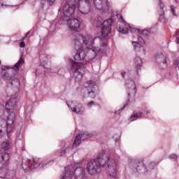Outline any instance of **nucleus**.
Returning a JSON list of instances; mask_svg holds the SVG:
<instances>
[{"label": "nucleus", "mask_w": 179, "mask_h": 179, "mask_svg": "<svg viewBox=\"0 0 179 179\" xmlns=\"http://www.w3.org/2000/svg\"><path fill=\"white\" fill-rule=\"evenodd\" d=\"M138 40L139 43H141V44H145V41L143 40V38H142V37L138 36Z\"/></svg>", "instance_id": "obj_29"}, {"label": "nucleus", "mask_w": 179, "mask_h": 179, "mask_svg": "<svg viewBox=\"0 0 179 179\" xmlns=\"http://www.w3.org/2000/svg\"><path fill=\"white\" fill-rule=\"evenodd\" d=\"M1 75L4 80H10L12 79L10 76H9V74H8L3 69H2Z\"/></svg>", "instance_id": "obj_25"}, {"label": "nucleus", "mask_w": 179, "mask_h": 179, "mask_svg": "<svg viewBox=\"0 0 179 179\" xmlns=\"http://www.w3.org/2000/svg\"><path fill=\"white\" fill-rule=\"evenodd\" d=\"M11 179H16V176H12V177H11Z\"/></svg>", "instance_id": "obj_42"}, {"label": "nucleus", "mask_w": 179, "mask_h": 179, "mask_svg": "<svg viewBox=\"0 0 179 179\" xmlns=\"http://www.w3.org/2000/svg\"><path fill=\"white\" fill-rule=\"evenodd\" d=\"M111 27H113V19L110 18L103 22L101 26V37L95 38L93 39L92 36H83V35L78 34L74 40V47L76 50V55H74L75 61H85L86 53L83 50V45L80 43L83 41V44L86 45L89 52L92 51L94 57H96L99 52H104L107 43L108 41V34L111 33Z\"/></svg>", "instance_id": "obj_1"}, {"label": "nucleus", "mask_w": 179, "mask_h": 179, "mask_svg": "<svg viewBox=\"0 0 179 179\" xmlns=\"http://www.w3.org/2000/svg\"><path fill=\"white\" fill-rule=\"evenodd\" d=\"M24 62V59H23L22 57H20L19 61L14 65V67L13 68V69H19V68H20V66L23 65Z\"/></svg>", "instance_id": "obj_24"}, {"label": "nucleus", "mask_w": 179, "mask_h": 179, "mask_svg": "<svg viewBox=\"0 0 179 179\" xmlns=\"http://www.w3.org/2000/svg\"><path fill=\"white\" fill-rule=\"evenodd\" d=\"M51 57L49 55H47L46 54H41L39 56V61L41 62V65L43 66V68H45V64L47 62H48V60H50Z\"/></svg>", "instance_id": "obj_18"}, {"label": "nucleus", "mask_w": 179, "mask_h": 179, "mask_svg": "<svg viewBox=\"0 0 179 179\" xmlns=\"http://www.w3.org/2000/svg\"><path fill=\"white\" fill-rule=\"evenodd\" d=\"M43 166H44V164H39L38 165V167H43Z\"/></svg>", "instance_id": "obj_41"}, {"label": "nucleus", "mask_w": 179, "mask_h": 179, "mask_svg": "<svg viewBox=\"0 0 179 179\" xmlns=\"http://www.w3.org/2000/svg\"><path fill=\"white\" fill-rule=\"evenodd\" d=\"M29 34H30V31L27 32V34H25V36L23 37L22 40H24L26 38V37H27V36H29Z\"/></svg>", "instance_id": "obj_38"}, {"label": "nucleus", "mask_w": 179, "mask_h": 179, "mask_svg": "<svg viewBox=\"0 0 179 179\" xmlns=\"http://www.w3.org/2000/svg\"><path fill=\"white\" fill-rule=\"evenodd\" d=\"M175 1V2H177V0H174Z\"/></svg>", "instance_id": "obj_44"}, {"label": "nucleus", "mask_w": 179, "mask_h": 179, "mask_svg": "<svg viewBox=\"0 0 179 179\" xmlns=\"http://www.w3.org/2000/svg\"><path fill=\"white\" fill-rule=\"evenodd\" d=\"M0 64H1V61H0Z\"/></svg>", "instance_id": "obj_45"}, {"label": "nucleus", "mask_w": 179, "mask_h": 179, "mask_svg": "<svg viewBox=\"0 0 179 179\" xmlns=\"http://www.w3.org/2000/svg\"><path fill=\"white\" fill-rule=\"evenodd\" d=\"M32 163H33V164L31 165V160L27 159V166L26 167V166H24V162H22V167L23 170H34V169H36V167H37V160H36V159H33Z\"/></svg>", "instance_id": "obj_15"}, {"label": "nucleus", "mask_w": 179, "mask_h": 179, "mask_svg": "<svg viewBox=\"0 0 179 179\" xmlns=\"http://www.w3.org/2000/svg\"><path fill=\"white\" fill-rule=\"evenodd\" d=\"M169 158H170L171 160H175V162H177V159H178V156H177V155H176V154H171V155L169 156Z\"/></svg>", "instance_id": "obj_28"}, {"label": "nucleus", "mask_w": 179, "mask_h": 179, "mask_svg": "<svg viewBox=\"0 0 179 179\" xmlns=\"http://www.w3.org/2000/svg\"><path fill=\"white\" fill-rule=\"evenodd\" d=\"M17 104V98H11L6 103V110L8 114L6 121V131L8 136H9V134L12 132V125H13L16 118V115L13 112V110L15 109V107H16Z\"/></svg>", "instance_id": "obj_4"}, {"label": "nucleus", "mask_w": 179, "mask_h": 179, "mask_svg": "<svg viewBox=\"0 0 179 179\" xmlns=\"http://www.w3.org/2000/svg\"><path fill=\"white\" fill-rule=\"evenodd\" d=\"M159 16H160V20L163 19L164 17V4L162 1V0H159Z\"/></svg>", "instance_id": "obj_21"}, {"label": "nucleus", "mask_w": 179, "mask_h": 179, "mask_svg": "<svg viewBox=\"0 0 179 179\" xmlns=\"http://www.w3.org/2000/svg\"><path fill=\"white\" fill-rule=\"evenodd\" d=\"M87 85H94V81L93 80H88L87 82Z\"/></svg>", "instance_id": "obj_35"}, {"label": "nucleus", "mask_w": 179, "mask_h": 179, "mask_svg": "<svg viewBox=\"0 0 179 179\" xmlns=\"http://www.w3.org/2000/svg\"><path fill=\"white\" fill-rule=\"evenodd\" d=\"M133 31L134 33H139V34H141V36H143L144 37H148V36L150 35V32L148 30H140L138 29H133Z\"/></svg>", "instance_id": "obj_22"}, {"label": "nucleus", "mask_w": 179, "mask_h": 179, "mask_svg": "<svg viewBox=\"0 0 179 179\" xmlns=\"http://www.w3.org/2000/svg\"><path fill=\"white\" fill-rule=\"evenodd\" d=\"M127 106H128V103H126L122 108H120V109L119 110V111H122V110H124V108Z\"/></svg>", "instance_id": "obj_40"}, {"label": "nucleus", "mask_w": 179, "mask_h": 179, "mask_svg": "<svg viewBox=\"0 0 179 179\" xmlns=\"http://www.w3.org/2000/svg\"><path fill=\"white\" fill-rule=\"evenodd\" d=\"M156 166H157V163L150 162L148 165V169H150L151 170H153V169H155V167H156Z\"/></svg>", "instance_id": "obj_27"}, {"label": "nucleus", "mask_w": 179, "mask_h": 179, "mask_svg": "<svg viewBox=\"0 0 179 179\" xmlns=\"http://www.w3.org/2000/svg\"><path fill=\"white\" fill-rule=\"evenodd\" d=\"M6 69H9V68H8V67L6 66Z\"/></svg>", "instance_id": "obj_43"}, {"label": "nucleus", "mask_w": 179, "mask_h": 179, "mask_svg": "<svg viewBox=\"0 0 179 179\" xmlns=\"http://www.w3.org/2000/svg\"><path fill=\"white\" fill-rule=\"evenodd\" d=\"M94 5L99 10H106L109 8L108 0H94Z\"/></svg>", "instance_id": "obj_13"}, {"label": "nucleus", "mask_w": 179, "mask_h": 179, "mask_svg": "<svg viewBox=\"0 0 179 179\" xmlns=\"http://www.w3.org/2000/svg\"><path fill=\"white\" fill-rule=\"evenodd\" d=\"M2 136H3V131H2V129H0V139L1 138H2Z\"/></svg>", "instance_id": "obj_39"}, {"label": "nucleus", "mask_w": 179, "mask_h": 179, "mask_svg": "<svg viewBox=\"0 0 179 179\" xmlns=\"http://www.w3.org/2000/svg\"><path fill=\"white\" fill-rule=\"evenodd\" d=\"M88 138H92V134H77L75 138V141L73 143V148H78L80 145V142L83 139V141H85V139H88Z\"/></svg>", "instance_id": "obj_14"}, {"label": "nucleus", "mask_w": 179, "mask_h": 179, "mask_svg": "<svg viewBox=\"0 0 179 179\" xmlns=\"http://www.w3.org/2000/svg\"><path fill=\"white\" fill-rule=\"evenodd\" d=\"M110 162V156L103 152L99 154L96 158L90 161L87 164V171L88 174L94 176L97 173H100L102 167H104Z\"/></svg>", "instance_id": "obj_3"}, {"label": "nucleus", "mask_w": 179, "mask_h": 179, "mask_svg": "<svg viewBox=\"0 0 179 179\" xmlns=\"http://www.w3.org/2000/svg\"><path fill=\"white\" fill-rule=\"evenodd\" d=\"M126 87L127 89V94L131 96V94L135 96L136 94V85H135V81L128 79L126 81Z\"/></svg>", "instance_id": "obj_11"}, {"label": "nucleus", "mask_w": 179, "mask_h": 179, "mask_svg": "<svg viewBox=\"0 0 179 179\" xmlns=\"http://www.w3.org/2000/svg\"><path fill=\"white\" fill-rule=\"evenodd\" d=\"M45 2H48L50 6H52L55 3V0H41L42 5H44Z\"/></svg>", "instance_id": "obj_26"}, {"label": "nucleus", "mask_w": 179, "mask_h": 179, "mask_svg": "<svg viewBox=\"0 0 179 179\" xmlns=\"http://www.w3.org/2000/svg\"><path fill=\"white\" fill-rule=\"evenodd\" d=\"M178 69H179V67H178Z\"/></svg>", "instance_id": "obj_46"}, {"label": "nucleus", "mask_w": 179, "mask_h": 179, "mask_svg": "<svg viewBox=\"0 0 179 179\" xmlns=\"http://www.w3.org/2000/svg\"><path fill=\"white\" fill-rule=\"evenodd\" d=\"M76 6L81 15H87L92 10L90 0H68L63 7V13L66 17L75 15Z\"/></svg>", "instance_id": "obj_2"}, {"label": "nucleus", "mask_w": 179, "mask_h": 179, "mask_svg": "<svg viewBox=\"0 0 179 179\" xmlns=\"http://www.w3.org/2000/svg\"><path fill=\"white\" fill-rule=\"evenodd\" d=\"M117 16L120 23H122V24L124 26V27H119L117 28V31H119V33H122V34H128V31H129V29H128V27H129V25L127 23V22H125V20H124L122 15L117 14Z\"/></svg>", "instance_id": "obj_10"}, {"label": "nucleus", "mask_w": 179, "mask_h": 179, "mask_svg": "<svg viewBox=\"0 0 179 179\" xmlns=\"http://www.w3.org/2000/svg\"><path fill=\"white\" fill-rule=\"evenodd\" d=\"M69 63L71 65V70L73 74L76 82L82 80L83 72L85 71V64L75 62L72 60V59H69Z\"/></svg>", "instance_id": "obj_6"}, {"label": "nucleus", "mask_w": 179, "mask_h": 179, "mask_svg": "<svg viewBox=\"0 0 179 179\" xmlns=\"http://www.w3.org/2000/svg\"><path fill=\"white\" fill-rule=\"evenodd\" d=\"M68 107H70L73 113L76 114H83V109H82V104L78 103L76 106H72V105L67 104Z\"/></svg>", "instance_id": "obj_17"}, {"label": "nucleus", "mask_w": 179, "mask_h": 179, "mask_svg": "<svg viewBox=\"0 0 179 179\" xmlns=\"http://www.w3.org/2000/svg\"><path fill=\"white\" fill-rule=\"evenodd\" d=\"M171 10L173 15V16H176V13L174 12V6H171Z\"/></svg>", "instance_id": "obj_33"}, {"label": "nucleus", "mask_w": 179, "mask_h": 179, "mask_svg": "<svg viewBox=\"0 0 179 179\" xmlns=\"http://www.w3.org/2000/svg\"><path fill=\"white\" fill-rule=\"evenodd\" d=\"M25 46H26V43H24V41H22V42L20 43V47L21 48H24Z\"/></svg>", "instance_id": "obj_31"}, {"label": "nucleus", "mask_w": 179, "mask_h": 179, "mask_svg": "<svg viewBox=\"0 0 179 179\" xmlns=\"http://www.w3.org/2000/svg\"><path fill=\"white\" fill-rule=\"evenodd\" d=\"M142 117V113H135L134 115H132L130 118H129V121H131V122H132V121H136V120H138V118H141Z\"/></svg>", "instance_id": "obj_23"}, {"label": "nucleus", "mask_w": 179, "mask_h": 179, "mask_svg": "<svg viewBox=\"0 0 179 179\" xmlns=\"http://www.w3.org/2000/svg\"><path fill=\"white\" fill-rule=\"evenodd\" d=\"M9 149H10V144H9V142H3L0 150V162H3L5 166L9 164L10 156L9 153L6 152V150H9Z\"/></svg>", "instance_id": "obj_7"}, {"label": "nucleus", "mask_w": 179, "mask_h": 179, "mask_svg": "<svg viewBox=\"0 0 179 179\" xmlns=\"http://www.w3.org/2000/svg\"><path fill=\"white\" fill-rule=\"evenodd\" d=\"M94 104V102L93 101H91L90 103H87V106L90 107L91 106H93Z\"/></svg>", "instance_id": "obj_36"}, {"label": "nucleus", "mask_w": 179, "mask_h": 179, "mask_svg": "<svg viewBox=\"0 0 179 179\" xmlns=\"http://www.w3.org/2000/svg\"><path fill=\"white\" fill-rule=\"evenodd\" d=\"M174 64H176V65H179V57H178L175 61H174Z\"/></svg>", "instance_id": "obj_34"}, {"label": "nucleus", "mask_w": 179, "mask_h": 179, "mask_svg": "<svg viewBox=\"0 0 179 179\" xmlns=\"http://www.w3.org/2000/svg\"><path fill=\"white\" fill-rule=\"evenodd\" d=\"M132 44L134 45V48L135 51L138 53V55H145L146 54V50H145V48L141 45V43L133 41Z\"/></svg>", "instance_id": "obj_16"}, {"label": "nucleus", "mask_w": 179, "mask_h": 179, "mask_svg": "<svg viewBox=\"0 0 179 179\" xmlns=\"http://www.w3.org/2000/svg\"><path fill=\"white\" fill-rule=\"evenodd\" d=\"M73 15H74L67 17H69V19L64 18L63 20L67 21L68 27L71 31H80V21L76 18H72Z\"/></svg>", "instance_id": "obj_8"}, {"label": "nucleus", "mask_w": 179, "mask_h": 179, "mask_svg": "<svg viewBox=\"0 0 179 179\" xmlns=\"http://www.w3.org/2000/svg\"><path fill=\"white\" fill-rule=\"evenodd\" d=\"M127 73V72H125V71H122V73H121V76H122V78H125V74Z\"/></svg>", "instance_id": "obj_37"}, {"label": "nucleus", "mask_w": 179, "mask_h": 179, "mask_svg": "<svg viewBox=\"0 0 179 179\" xmlns=\"http://www.w3.org/2000/svg\"><path fill=\"white\" fill-rule=\"evenodd\" d=\"M66 153V151L65 150H64L61 152H59V156L61 157L64 156V155H65Z\"/></svg>", "instance_id": "obj_32"}, {"label": "nucleus", "mask_w": 179, "mask_h": 179, "mask_svg": "<svg viewBox=\"0 0 179 179\" xmlns=\"http://www.w3.org/2000/svg\"><path fill=\"white\" fill-rule=\"evenodd\" d=\"M73 176L76 179H86V171L85 169L83 167H77L75 169L72 165L66 166L60 179H72Z\"/></svg>", "instance_id": "obj_5"}, {"label": "nucleus", "mask_w": 179, "mask_h": 179, "mask_svg": "<svg viewBox=\"0 0 179 179\" xmlns=\"http://www.w3.org/2000/svg\"><path fill=\"white\" fill-rule=\"evenodd\" d=\"M106 171L110 177H113V178L117 177V163H115V161L109 162Z\"/></svg>", "instance_id": "obj_12"}, {"label": "nucleus", "mask_w": 179, "mask_h": 179, "mask_svg": "<svg viewBox=\"0 0 179 179\" xmlns=\"http://www.w3.org/2000/svg\"><path fill=\"white\" fill-rule=\"evenodd\" d=\"M136 170L138 173H146L148 170L145 167V164H143V162L141 161L136 163Z\"/></svg>", "instance_id": "obj_19"}, {"label": "nucleus", "mask_w": 179, "mask_h": 179, "mask_svg": "<svg viewBox=\"0 0 179 179\" xmlns=\"http://www.w3.org/2000/svg\"><path fill=\"white\" fill-rule=\"evenodd\" d=\"M88 94H92V95L90 96V97H95V96H96V95H95V94H94V92H93V90H91V92L89 91V92H88Z\"/></svg>", "instance_id": "obj_30"}, {"label": "nucleus", "mask_w": 179, "mask_h": 179, "mask_svg": "<svg viewBox=\"0 0 179 179\" xmlns=\"http://www.w3.org/2000/svg\"><path fill=\"white\" fill-rule=\"evenodd\" d=\"M134 66L137 71H139L142 68V59L140 57L136 56L134 59Z\"/></svg>", "instance_id": "obj_20"}, {"label": "nucleus", "mask_w": 179, "mask_h": 179, "mask_svg": "<svg viewBox=\"0 0 179 179\" xmlns=\"http://www.w3.org/2000/svg\"><path fill=\"white\" fill-rule=\"evenodd\" d=\"M155 62L159 69H166L168 66L167 55L164 53H157L155 55Z\"/></svg>", "instance_id": "obj_9"}]
</instances>
